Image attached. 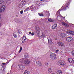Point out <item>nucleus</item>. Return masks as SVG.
Returning a JSON list of instances; mask_svg holds the SVG:
<instances>
[{"instance_id": "32", "label": "nucleus", "mask_w": 74, "mask_h": 74, "mask_svg": "<svg viewBox=\"0 0 74 74\" xmlns=\"http://www.w3.org/2000/svg\"><path fill=\"white\" fill-rule=\"evenodd\" d=\"M34 33L33 32L31 33V35H32V36H34Z\"/></svg>"}, {"instance_id": "41", "label": "nucleus", "mask_w": 74, "mask_h": 74, "mask_svg": "<svg viewBox=\"0 0 74 74\" xmlns=\"http://www.w3.org/2000/svg\"><path fill=\"white\" fill-rule=\"evenodd\" d=\"M1 2V1H0V3ZM2 3H0V4L1 5V4Z\"/></svg>"}, {"instance_id": "18", "label": "nucleus", "mask_w": 74, "mask_h": 74, "mask_svg": "<svg viewBox=\"0 0 74 74\" xmlns=\"http://www.w3.org/2000/svg\"><path fill=\"white\" fill-rule=\"evenodd\" d=\"M29 71L25 70L24 74H29Z\"/></svg>"}, {"instance_id": "37", "label": "nucleus", "mask_w": 74, "mask_h": 74, "mask_svg": "<svg viewBox=\"0 0 74 74\" xmlns=\"http://www.w3.org/2000/svg\"><path fill=\"white\" fill-rule=\"evenodd\" d=\"M29 34H32V32H29Z\"/></svg>"}, {"instance_id": "26", "label": "nucleus", "mask_w": 74, "mask_h": 74, "mask_svg": "<svg viewBox=\"0 0 74 74\" xmlns=\"http://www.w3.org/2000/svg\"><path fill=\"white\" fill-rule=\"evenodd\" d=\"M58 74H62V72L60 71H59L58 72Z\"/></svg>"}, {"instance_id": "9", "label": "nucleus", "mask_w": 74, "mask_h": 74, "mask_svg": "<svg viewBox=\"0 0 74 74\" xmlns=\"http://www.w3.org/2000/svg\"><path fill=\"white\" fill-rule=\"evenodd\" d=\"M57 26H58L57 24L56 23H55L54 25L52 26V29H55L57 27Z\"/></svg>"}, {"instance_id": "20", "label": "nucleus", "mask_w": 74, "mask_h": 74, "mask_svg": "<svg viewBox=\"0 0 74 74\" xmlns=\"http://www.w3.org/2000/svg\"><path fill=\"white\" fill-rule=\"evenodd\" d=\"M13 35L14 37L15 38H16L17 35H16V34H15V33H13Z\"/></svg>"}, {"instance_id": "31", "label": "nucleus", "mask_w": 74, "mask_h": 74, "mask_svg": "<svg viewBox=\"0 0 74 74\" xmlns=\"http://www.w3.org/2000/svg\"><path fill=\"white\" fill-rule=\"evenodd\" d=\"M23 10H22L20 12V13L21 14H23Z\"/></svg>"}, {"instance_id": "29", "label": "nucleus", "mask_w": 74, "mask_h": 74, "mask_svg": "<svg viewBox=\"0 0 74 74\" xmlns=\"http://www.w3.org/2000/svg\"><path fill=\"white\" fill-rule=\"evenodd\" d=\"M48 21H49V22H51V18H49V19L48 20Z\"/></svg>"}, {"instance_id": "21", "label": "nucleus", "mask_w": 74, "mask_h": 74, "mask_svg": "<svg viewBox=\"0 0 74 74\" xmlns=\"http://www.w3.org/2000/svg\"><path fill=\"white\" fill-rule=\"evenodd\" d=\"M38 14L40 16H44V14L42 13L41 14L38 13Z\"/></svg>"}, {"instance_id": "42", "label": "nucleus", "mask_w": 74, "mask_h": 74, "mask_svg": "<svg viewBox=\"0 0 74 74\" xmlns=\"http://www.w3.org/2000/svg\"><path fill=\"white\" fill-rule=\"evenodd\" d=\"M40 1H42L43 0H40Z\"/></svg>"}, {"instance_id": "22", "label": "nucleus", "mask_w": 74, "mask_h": 74, "mask_svg": "<svg viewBox=\"0 0 74 74\" xmlns=\"http://www.w3.org/2000/svg\"><path fill=\"white\" fill-rule=\"evenodd\" d=\"M22 47H20V50L18 52L19 53H20L21 51H22Z\"/></svg>"}, {"instance_id": "17", "label": "nucleus", "mask_w": 74, "mask_h": 74, "mask_svg": "<svg viewBox=\"0 0 74 74\" xmlns=\"http://www.w3.org/2000/svg\"><path fill=\"white\" fill-rule=\"evenodd\" d=\"M45 12L46 13V14H47V16H49V13L48 11H45Z\"/></svg>"}, {"instance_id": "38", "label": "nucleus", "mask_w": 74, "mask_h": 74, "mask_svg": "<svg viewBox=\"0 0 74 74\" xmlns=\"http://www.w3.org/2000/svg\"><path fill=\"white\" fill-rule=\"evenodd\" d=\"M66 10V8H64L63 9V10L64 11V10Z\"/></svg>"}, {"instance_id": "3", "label": "nucleus", "mask_w": 74, "mask_h": 74, "mask_svg": "<svg viewBox=\"0 0 74 74\" xmlns=\"http://www.w3.org/2000/svg\"><path fill=\"white\" fill-rule=\"evenodd\" d=\"M67 36V34L64 33H61L60 35V36L61 38H65L66 36Z\"/></svg>"}, {"instance_id": "10", "label": "nucleus", "mask_w": 74, "mask_h": 74, "mask_svg": "<svg viewBox=\"0 0 74 74\" xmlns=\"http://www.w3.org/2000/svg\"><path fill=\"white\" fill-rule=\"evenodd\" d=\"M58 44L60 47H63V46H64V43H63L61 42H58Z\"/></svg>"}, {"instance_id": "6", "label": "nucleus", "mask_w": 74, "mask_h": 74, "mask_svg": "<svg viewBox=\"0 0 74 74\" xmlns=\"http://www.w3.org/2000/svg\"><path fill=\"white\" fill-rule=\"evenodd\" d=\"M59 63L60 65L61 66H65V65L66 64V63H65V62L63 61L59 62Z\"/></svg>"}, {"instance_id": "35", "label": "nucleus", "mask_w": 74, "mask_h": 74, "mask_svg": "<svg viewBox=\"0 0 74 74\" xmlns=\"http://www.w3.org/2000/svg\"><path fill=\"white\" fill-rule=\"evenodd\" d=\"M29 8H30V7H28L27 8H26V10H29Z\"/></svg>"}, {"instance_id": "44", "label": "nucleus", "mask_w": 74, "mask_h": 74, "mask_svg": "<svg viewBox=\"0 0 74 74\" xmlns=\"http://www.w3.org/2000/svg\"><path fill=\"white\" fill-rule=\"evenodd\" d=\"M21 4H22V5H23V3H22Z\"/></svg>"}, {"instance_id": "8", "label": "nucleus", "mask_w": 74, "mask_h": 74, "mask_svg": "<svg viewBox=\"0 0 74 74\" xmlns=\"http://www.w3.org/2000/svg\"><path fill=\"white\" fill-rule=\"evenodd\" d=\"M68 61L71 63H74V60L71 58L68 59Z\"/></svg>"}, {"instance_id": "1", "label": "nucleus", "mask_w": 74, "mask_h": 74, "mask_svg": "<svg viewBox=\"0 0 74 74\" xmlns=\"http://www.w3.org/2000/svg\"><path fill=\"white\" fill-rule=\"evenodd\" d=\"M50 58L53 60L56 59V54L55 53H51L50 54Z\"/></svg>"}, {"instance_id": "19", "label": "nucleus", "mask_w": 74, "mask_h": 74, "mask_svg": "<svg viewBox=\"0 0 74 74\" xmlns=\"http://www.w3.org/2000/svg\"><path fill=\"white\" fill-rule=\"evenodd\" d=\"M48 71L49 73H52V70L51 69V68H49L48 69Z\"/></svg>"}, {"instance_id": "14", "label": "nucleus", "mask_w": 74, "mask_h": 74, "mask_svg": "<svg viewBox=\"0 0 74 74\" xmlns=\"http://www.w3.org/2000/svg\"><path fill=\"white\" fill-rule=\"evenodd\" d=\"M26 40V37L25 36H24L23 37V40H22V43H23Z\"/></svg>"}, {"instance_id": "33", "label": "nucleus", "mask_w": 74, "mask_h": 74, "mask_svg": "<svg viewBox=\"0 0 74 74\" xmlns=\"http://www.w3.org/2000/svg\"><path fill=\"white\" fill-rule=\"evenodd\" d=\"M57 14H60V12H59V11H58Z\"/></svg>"}, {"instance_id": "43", "label": "nucleus", "mask_w": 74, "mask_h": 74, "mask_svg": "<svg viewBox=\"0 0 74 74\" xmlns=\"http://www.w3.org/2000/svg\"><path fill=\"white\" fill-rule=\"evenodd\" d=\"M62 17V18H65L64 17Z\"/></svg>"}, {"instance_id": "27", "label": "nucleus", "mask_w": 74, "mask_h": 74, "mask_svg": "<svg viewBox=\"0 0 74 74\" xmlns=\"http://www.w3.org/2000/svg\"><path fill=\"white\" fill-rule=\"evenodd\" d=\"M18 33H19V34H21L22 33V32H20V31L18 30Z\"/></svg>"}, {"instance_id": "39", "label": "nucleus", "mask_w": 74, "mask_h": 74, "mask_svg": "<svg viewBox=\"0 0 74 74\" xmlns=\"http://www.w3.org/2000/svg\"><path fill=\"white\" fill-rule=\"evenodd\" d=\"M26 11H27V9H26L25 10H24V12H26Z\"/></svg>"}, {"instance_id": "23", "label": "nucleus", "mask_w": 74, "mask_h": 74, "mask_svg": "<svg viewBox=\"0 0 74 74\" xmlns=\"http://www.w3.org/2000/svg\"><path fill=\"white\" fill-rule=\"evenodd\" d=\"M71 54L73 56H74V51H71Z\"/></svg>"}, {"instance_id": "7", "label": "nucleus", "mask_w": 74, "mask_h": 74, "mask_svg": "<svg viewBox=\"0 0 74 74\" xmlns=\"http://www.w3.org/2000/svg\"><path fill=\"white\" fill-rule=\"evenodd\" d=\"M25 64L27 65V64H30V61L28 60H25L24 61Z\"/></svg>"}, {"instance_id": "45", "label": "nucleus", "mask_w": 74, "mask_h": 74, "mask_svg": "<svg viewBox=\"0 0 74 74\" xmlns=\"http://www.w3.org/2000/svg\"><path fill=\"white\" fill-rule=\"evenodd\" d=\"M0 26H1V24H0Z\"/></svg>"}, {"instance_id": "12", "label": "nucleus", "mask_w": 74, "mask_h": 74, "mask_svg": "<svg viewBox=\"0 0 74 74\" xmlns=\"http://www.w3.org/2000/svg\"><path fill=\"white\" fill-rule=\"evenodd\" d=\"M72 40L73 38L72 37L67 38H66L67 41H72Z\"/></svg>"}, {"instance_id": "47", "label": "nucleus", "mask_w": 74, "mask_h": 74, "mask_svg": "<svg viewBox=\"0 0 74 74\" xmlns=\"http://www.w3.org/2000/svg\"><path fill=\"white\" fill-rule=\"evenodd\" d=\"M7 74H9V73H7Z\"/></svg>"}, {"instance_id": "25", "label": "nucleus", "mask_w": 74, "mask_h": 74, "mask_svg": "<svg viewBox=\"0 0 74 74\" xmlns=\"http://www.w3.org/2000/svg\"><path fill=\"white\" fill-rule=\"evenodd\" d=\"M37 34L38 35V34H40V31L39 30H38L37 32Z\"/></svg>"}, {"instance_id": "28", "label": "nucleus", "mask_w": 74, "mask_h": 74, "mask_svg": "<svg viewBox=\"0 0 74 74\" xmlns=\"http://www.w3.org/2000/svg\"><path fill=\"white\" fill-rule=\"evenodd\" d=\"M45 65L46 66H48L49 65V63H48V62H47L46 63Z\"/></svg>"}, {"instance_id": "16", "label": "nucleus", "mask_w": 74, "mask_h": 74, "mask_svg": "<svg viewBox=\"0 0 74 74\" xmlns=\"http://www.w3.org/2000/svg\"><path fill=\"white\" fill-rule=\"evenodd\" d=\"M25 58H27L28 57V54L26 53H25L24 54Z\"/></svg>"}, {"instance_id": "40", "label": "nucleus", "mask_w": 74, "mask_h": 74, "mask_svg": "<svg viewBox=\"0 0 74 74\" xmlns=\"http://www.w3.org/2000/svg\"><path fill=\"white\" fill-rule=\"evenodd\" d=\"M3 64V65H4V64H5V63H2Z\"/></svg>"}, {"instance_id": "15", "label": "nucleus", "mask_w": 74, "mask_h": 74, "mask_svg": "<svg viewBox=\"0 0 74 74\" xmlns=\"http://www.w3.org/2000/svg\"><path fill=\"white\" fill-rule=\"evenodd\" d=\"M19 69L21 70H23V66L22 65H19Z\"/></svg>"}, {"instance_id": "4", "label": "nucleus", "mask_w": 74, "mask_h": 74, "mask_svg": "<svg viewBox=\"0 0 74 74\" xmlns=\"http://www.w3.org/2000/svg\"><path fill=\"white\" fill-rule=\"evenodd\" d=\"M47 40H48V42L49 44H52V39L51 38H50V37H47Z\"/></svg>"}, {"instance_id": "5", "label": "nucleus", "mask_w": 74, "mask_h": 74, "mask_svg": "<svg viewBox=\"0 0 74 74\" xmlns=\"http://www.w3.org/2000/svg\"><path fill=\"white\" fill-rule=\"evenodd\" d=\"M37 65L38 67H41L42 66V63L40 61H36Z\"/></svg>"}, {"instance_id": "36", "label": "nucleus", "mask_w": 74, "mask_h": 74, "mask_svg": "<svg viewBox=\"0 0 74 74\" xmlns=\"http://www.w3.org/2000/svg\"><path fill=\"white\" fill-rule=\"evenodd\" d=\"M59 51L58 50H56V53H57Z\"/></svg>"}, {"instance_id": "11", "label": "nucleus", "mask_w": 74, "mask_h": 74, "mask_svg": "<svg viewBox=\"0 0 74 74\" xmlns=\"http://www.w3.org/2000/svg\"><path fill=\"white\" fill-rule=\"evenodd\" d=\"M62 25H63L64 26H65V27H69V25L67 24L65 22H62Z\"/></svg>"}, {"instance_id": "46", "label": "nucleus", "mask_w": 74, "mask_h": 74, "mask_svg": "<svg viewBox=\"0 0 74 74\" xmlns=\"http://www.w3.org/2000/svg\"><path fill=\"white\" fill-rule=\"evenodd\" d=\"M16 16H18L17 15H16Z\"/></svg>"}, {"instance_id": "30", "label": "nucleus", "mask_w": 74, "mask_h": 74, "mask_svg": "<svg viewBox=\"0 0 74 74\" xmlns=\"http://www.w3.org/2000/svg\"><path fill=\"white\" fill-rule=\"evenodd\" d=\"M55 21V20H54L53 19H51V22H54Z\"/></svg>"}, {"instance_id": "48", "label": "nucleus", "mask_w": 74, "mask_h": 74, "mask_svg": "<svg viewBox=\"0 0 74 74\" xmlns=\"http://www.w3.org/2000/svg\"><path fill=\"white\" fill-rule=\"evenodd\" d=\"M24 5H25V3H24Z\"/></svg>"}, {"instance_id": "13", "label": "nucleus", "mask_w": 74, "mask_h": 74, "mask_svg": "<svg viewBox=\"0 0 74 74\" xmlns=\"http://www.w3.org/2000/svg\"><path fill=\"white\" fill-rule=\"evenodd\" d=\"M25 60V59L21 58L20 60V62L21 63H23L24 62Z\"/></svg>"}, {"instance_id": "2", "label": "nucleus", "mask_w": 74, "mask_h": 74, "mask_svg": "<svg viewBox=\"0 0 74 74\" xmlns=\"http://www.w3.org/2000/svg\"><path fill=\"white\" fill-rule=\"evenodd\" d=\"M5 6L3 5L0 8V12L1 13L5 11Z\"/></svg>"}, {"instance_id": "24", "label": "nucleus", "mask_w": 74, "mask_h": 74, "mask_svg": "<svg viewBox=\"0 0 74 74\" xmlns=\"http://www.w3.org/2000/svg\"><path fill=\"white\" fill-rule=\"evenodd\" d=\"M69 33L70 34H73L74 32L71 31L70 32H69Z\"/></svg>"}, {"instance_id": "34", "label": "nucleus", "mask_w": 74, "mask_h": 74, "mask_svg": "<svg viewBox=\"0 0 74 74\" xmlns=\"http://www.w3.org/2000/svg\"><path fill=\"white\" fill-rule=\"evenodd\" d=\"M45 36V34L44 33L42 34V37H44Z\"/></svg>"}]
</instances>
